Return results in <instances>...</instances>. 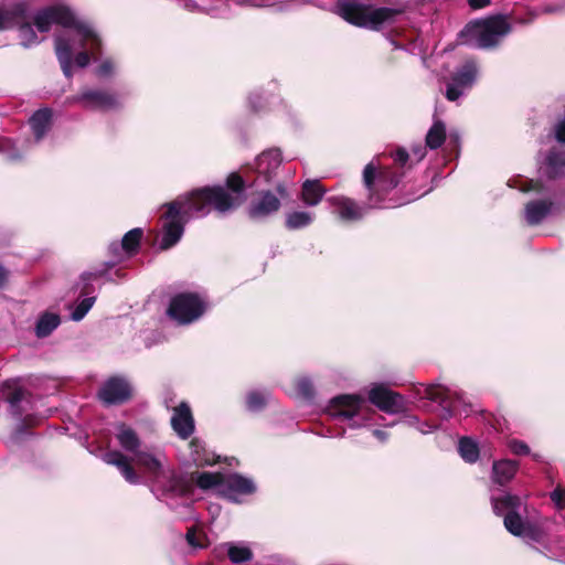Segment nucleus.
<instances>
[{
    "label": "nucleus",
    "instance_id": "obj_1",
    "mask_svg": "<svg viewBox=\"0 0 565 565\" xmlns=\"http://www.w3.org/2000/svg\"><path fill=\"white\" fill-rule=\"evenodd\" d=\"M281 162L282 156L278 148L265 150L255 159V164H245L239 171L231 172L226 177V186L235 194H244L247 189L269 184L276 178Z\"/></svg>",
    "mask_w": 565,
    "mask_h": 565
},
{
    "label": "nucleus",
    "instance_id": "obj_2",
    "mask_svg": "<svg viewBox=\"0 0 565 565\" xmlns=\"http://www.w3.org/2000/svg\"><path fill=\"white\" fill-rule=\"evenodd\" d=\"M33 24L41 33L49 32L52 24L74 29L83 38L82 46L89 42L92 54L100 53L102 40L98 34L88 24L77 20L72 9L65 4H52L39 10L33 18Z\"/></svg>",
    "mask_w": 565,
    "mask_h": 565
},
{
    "label": "nucleus",
    "instance_id": "obj_3",
    "mask_svg": "<svg viewBox=\"0 0 565 565\" xmlns=\"http://www.w3.org/2000/svg\"><path fill=\"white\" fill-rule=\"evenodd\" d=\"M193 215H206L211 210L227 213L242 205L244 194H235L225 185H206L179 195Z\"/></svg>",
    "mask_w": 565,
    "mask_h": 565
},
{
    "label": "nucleus",
    "instance_id": "obj_4",
    "mask_svg": "<svg viewBox=\"0 0 565 565\" xmlns=\"http://www.w3.org/2000/svg\"><path fill=\"white\" fill-rule=\"evenodd\" d=\"M512 31L508 15L494 14L486 19L470 21L458 33L462 44L476 49H494Z\"/></svg>",
    "mask_w": 565,
    "mask_h": 565
},
{
    "label": "nucleus",
    "instance_id": "obj_5",
    "mask_svg": "<svg viewBox=\"0 0 565 565\" xmlns=\"http://www.w3.org/2000/svg\"><path fill=\"white\" fill-rule=\"evenodd\" d=\"M337 13L348 23L377 31L388 21V7L374 8L354 0H343L337 3Z\"/></svg>",
    "mask_w": 565,
    "mask_h": 565
},
{
    "label": "nucleus",
    "instance_id": "obj_6",
    "mask_svg": "<svg viewBox=\"0 0 565 565\" xmlns=\"http://www.w3.org/2000/svg\"><path fill=\"white\" fill-rule=\"evenodd\" d=\"M162 209H166L161 218L162 225V239L160 242V250H168L175 246L184 233V226L188 221L194 215L191 213L181 198L178 196L173 201L164 203Z\"/></svg>",
    "mask_w": 565,
    "mask_h": 565
},
{
    "label": "nucleus",
    "instance_id": "obj_7",
    "mask_svg": "<svg viewBox=\"0 0 565 565\" xmlns=\"http://www.w3.org/2000/svg\"><path fill=\"white\" fill-rule=\"evenodd\" d=\"M289 196L285 182H278L275 191H256L246 209V214L254 222H265L278 214L281 209V200Z\"/></svg>",
    "mask_w": 565,
    "mask_h": 565
},
{
    "label": "nucleus",
    "instance_id": "obj_8",
    "mask_svg": "<svg viewBox=\"0 0 565 565\" xmlns=\"http://www.w3.org/2000/svg\"><path fill=\"white\" fill-rule=\"evenodd\" d=\"M206 310V302L198 292L174 295L167 308V316L178 324L186 326L199 320Z\"/></svg>",
    "mask_w": 565,
    "mask_h": 565
},
{
    "label": "nucleus",
    "instance_id": "obj_9",
    "mask_svg": "<svg viewBox=\"0 0 565 565\" xmlns=\"http://www.w3.org/2000/svg\"><path fill=\"white\" fill-rule=\"evenodd\" d=\"M363 185L366 191L365 204L369 207H383L388 196V175L384 169L370 162L363 170Z\"/></svg>",
    "mask_w": 565,
    "mask_h": 565
},
{
    "label": "nucleus",
    "instance_id": "obj_10",
    "mask_svg": "<svg viewBox=\"0 0 565 565\" xmlns=\"http://www.w3.org/2000/svg\"><path fill=\"white\" fill-rule=\"evenodd\" d=\"M97 397L107 406L122 405L132 399L134 388L125 376L113 375L99 387Z\"/></svg>",
    "mask_w": 565,
    "mask_h": 565
},
{
    "label": "nucleus",
    "instance_id": "obj_11",
    "mask_svg": "<svg viewBox=\"0 0 565 565\" xmlns=\"http://www.w3.org/2000/svg\"><path fill=\"white\" fill-rule=\"evenodd\" d=\"M0 392L3 396V399L9 405V413L14 418H21L24 414V408L22 407V402L29 401L31 397V393L19 385L15 380H6L0 384Z\"/></svg>",
    "mask_w": 565,
    "mask_h": 565
},
{
    "label": "nucleus",
    "instance_id": "obj_12",
    "mask_svg": "<svg viewBox=\"0 0 565 565\" xmlns=\"http://www.w3.org/2000/svg\"><path fill=\"white\" fill-rule=\"evenodd\" d=\"M364 404L365 399L360 395L342 394L333 397L328 408L334 417L352 419L361 412Z\"/></svg>",
    "mask_w": 565,
    "mask_h": 565
},
{
    "label": "nucleus",
    "instance_id": "obj_13",
    "mask_svg": "<svg viewBox=\"0 0 565 565\" xmlns=\"http://www.w3.org/2000/svg\"><path fill=\"white\" fill-rule=\"evenodd\" d=\"M476 75V67L472 64H465L452 74L450 81L447 83L446 98L450 102L457 100L466 89L473 85Z\"/></svg>",
    "mask_w": 565,
    "mask_h": 565
},
{
    "label": "nucleus",
    "instance_id": "obj_14",
    "mask_svg": "<svg viewBox=\"0 0 565 565\" xmlns=\"http://www.w3.org/2000/svg\"><path fill=\"white\" fill-rule=\"evenodd\" d=\"M256 492V486L252 479L239 473H232L224 479V487L218 494L232 502H238L235 494L249 495Z\"/></svg>",
    "mask_w": 565,
    "mask_h": 565
},
{
    "label": "nucleus",
    "instance_id": "obj_15",
    "mask_svg": "<svg viewBox=\"0 0 565 565\" xmlns=\"http://www.w3.org/2000/svg\"><path fill=\"white\" fill-rule=\"evenodd\" d=\"M171 427L181 439H188L194 433V417L186 402H181L173 408Z\"/></svg>",
    "mask_w": 565,
    "mask_h": 565
},
{
    "label": "nucleus",
    "instance_id": "obj_16",
    "mask_svg": "<svg viewBox=\"0 0 565 565\" xmlns=\"http://www.w3.org/2000/svg\"><path fill=\"white\" fill-rule=\"evenodd\" d=\"M541 170L548 180H556L565 177V151L556 148L550 149Z\"/></svg>",
    "mask_w": 565,
    "mask_h": 565
},
{
    "label": "nucleus",
    "instance_id": "obj_17",
    "mask_svg": "<svg viewBox=\"0 0 565 565\" xmlns=\"http://www.w3.org/2000/svg\"><path fill=\"white\" fill-rule=\"evenodd\" d=\"M103 460L107 465H111L118 468L126 481L129 483H138L139 476L131 465V461L127 456L118 450H110L104 454Z\"/></svg>",
    "mask_w": 565,
    "mask_h": 565
},
{
    "label": "nucleus",
    "instance_id": "obj_18",
    "mask_svg": "<svg viewBox=\"0 0 565 565\" xmlns=\"http://www.w3.org/2000/svg\"><path fill=\"white\" fill-rule=\"evenodd\" d=\"M23 19H29V6L25 2L0 8V31L14 29Z\"/></svg>",
    "mask_w": 565,
    "mask_h": 565
},
{
    "label": "nucleus",
    "instance_id": "obj_19",
    "mask_svg": "<svg viewBox=\"0 0 565 565\" xmlns=\"http://www.w3.org/2000/svg\"><path fill=\"white\" fill-rule=\"evenodd\" d=\"M77 100L102 110L116 109L120 105L116 95L106 90H86L77 97Z\"/></svg>",
    "mask_w": 565,
    "mask_h": 565
},
{
    "label": "nucleus",
    "instance_id": "obj_20",
    "mask_svg": "<svg viewBox=\"0 0 565 565\" xmlns=\"http://www.w3.org/2000/svg\"><path fill=\"white\" fill-rule=\"evenodd\" d=\"M53 111L49 107L40 108L29 119L30 127L36 141H40L52 127Z\"/></svg>",
    "mask_w": 565,
    "mask_h": 565
},
{
    "label": "nucleus",
    "instance_id": "obj_21",
    "mask_svg": "<svg viewBox=\"0 0 565 565\" xmlns=\"http://www.w3.org/2000/svg\"><path fill=\"white\" fill-rule=\"evenodd\" d=\"M553 204L551 200H534L527 202L525 205L526 223L531 226L541 224L551 213Z\"/></svg>",
    "mask_w": 565,
    "mask_h": 565
},
{
    "label": "nucleus",
    "instance_id": "obj_22",
    "mask_svg": "<svg viewBox=\"0 0 565 565\" xmlns=\"http://www.w3.org/2000/svg\"><path fill=\"white\" fill-rule=\"evenodd\" d=\"M55 54L60 66L65 77L71 78L73 76L72 64H73V51L71 43L63 36L55 38Z\"/></svg>",
    "mask_w": 565,
    "mask_h": 565
},
{
    "label": "nucleus",
    "instance_id": "obj_23",
    "mask_svg": "<svg viewBox=\"0 0 565 565\" xmlns=\"http://www.w3.org/2000/svg\"><path fill=\"white\" fill-rule=\"evenodd\" d=\"M519 469V462L511 459L494 461L492 465V479L495 483L504 486L510 482Z\"/></svg>",
    "mask_w": 565,
    "mask_h": 565
},
{
    "label": "nucleus",
    "instance_id": "obj_24",
    "mask_svg": "<svg viewBox=\"0 0 565 565\" xmlns=\"http://www.w3.org/2000/svg\"><path fill=\"white\" fill-rule=\"evenodd\" d=\"M333 204L343 221L355 222L363 217V209L350 198H335Z\"/></svg>",
    "mask_w": 565,
    "mask_h": 565
},
{
    "label": "nucleus",
    "instance_id": "obj_25",
    "mask_svg": "<svg viewBox=\"0 0 565 565\" xmlns=\"http://www.w3.org/2000/svg\"><path fill=\"white\" fill-rule=\"evenodd\" d=\"M109 252L114 254V258L102 263L93 270L84 271L79 276L81 280H97L102 277H105L108 274V271L113 269L121 260V256L118 252V245L116 243L109 246Z\"/></svg>",
    "mask_w": 565,
    "mask_h": 565
},
{
    "label": "nucleus",
    "instance_id": "obj_26",
    "mask_svg": "<svg viewBox=\"0 0 565 565\" xmlns=\"http://www.w3.org/2000/svg\"><path fill=\"white\" fill-rule=\"evenodd\" d=\"M425 397L438 403L446 413V416L452 415L454 402L449 396V391L440 385H430L425 390Z\"/></svg>",
    "mask_w": 565,
    "mask_h": 565
},
{
    "label": "nucleus",
    "instance_id": "obj_27",
    "mask_svg": "<svg viewBox=\"0 0 565 565\" xmlns=\"http://www.w3.org/2000/svg\"><path fill=\"white\" fill-rule=\"evenodd\" d=\"M326 193L324 186L319 180H306L301 189V200L307 205H317Z\"/></svg>",
    "mask_w": 565,
    "mask_h": 565
},
{
    "label": "nucleus",
    "instance_id": "obj_28",
    "mask_svg": "<svg viewBox=\"0 0 565 565\" xmlns=\"http://www.w3.org/2000/svg\"><path fill=\"white\" fill-rule=\"evenodd\" d=\"M61 324V317L57 313L43 312L35 324V335L39 339L49 337Z\"/></svg>",
    "mask_w": 565,
    "mask_h": 565
},
{
    "label": "nucleus",
    "instance_id": "obj_29",
    "mask_svg": "<svg viewBox=\"0 0 565 565\" xmlns=\"http://www.w3.org/2000/svg\"><path fill=\"white\" fill-rule=\"evenodd\" d=\"M491 502L493 512L498 516H504L508 511H515L521 507V498L515 494L492 498Z\"/></svg>",
    "mask_w": 565,
    "mask_h": 565
},
{
    "label": "nucleus",
    "instance_id": "obj_30",
    "mask_svg": "<svg viewBox=\"0 0 565 565\" xmlns=\"http://www.w3.org/2000/svg\"><path fill=\"white\" fill-rule=\"evenodd\" d=\"M446 125L439 119L435 120L426 135V147L431 150H436L443 146V143L446 141Z\"/></svg>",
    "mask_w": 565,
    "mask_h": 565
},
{
    "label": "nucleus",
    "instance_id": "obj_31",
    "mask_svg": "<svg viewBox=\"0 0 565 565\" xmlns=\"http://www.w3.org/2000/svg\"><path fill=\"white\" fill-rule=\"evenodd\" d=\"M143 237V230L135 227L128 231L121 239V249L129 256H135L140 248L141 239Z\"/></svg>",
    "mask_w": 565,
    "mask_h": 565
},
{
    "label": "nucleus",
    "instance_id": "obj_32",
    "mask_svg": "<svg viewBox=\"0 0 565 565\" xmlns=\"http://www.w3.org/2000/svg\"><path fill=\"white\" fill-rule=\"evenodd\" d=\"M225 476L221 472H200L195 479L196 486L202 490L217 488V491L224 487Z\"/></svg>",
    "mask_w": 565,
    "mask_h": 565
},
{
    "label": "nucleus",
    "instance_id": "obj_33",
    "mask_svg": "<svg viewBox=\"0 0 565 565\" xmlns=\"http://www.w3.org/2000/svg\"><path fill=\"white\" fill-rule=\"evenodd\" d=\"M225 547L228 559L234 564L247 563L254 557V553L248 546L226 543Z\"/></svg>",
    "mask_w": 565,
    "mask_h": 565
},
{
    "label": "nucleus",
    "instance_id": "obj_34",
    "mask_svg": "<svg viewBox=\"0 0 565 565\" xmlns=\"http://www.w3.org/2000/svg\"><path fill=\"white\" fill-rule=\"evenodd\" d=\"M527 523L522 519L518 510L508 511L503 518L504 527L514 536H522Z\"/></svg>",
    "mask_w": 565,
    "mask_h": 565
},
{
    "label": "nucleus",
    "instance_id": "obj_35",
    "mask_svg": "<svg viewBox=\"0 0 565 565\" xmlns=\"http://www.w3.org/2000/svg\"><path fill=\"white\" fill-rule=\"evenodd\" d=\"M459 454L461 458L469 463H475L479 459V447L478 444L475 443L469 437H462L459 440Z\"/></svg>",
    "mask_w": 565,
    "mask_h": 565
},
{
    "label": "nucleus",
    "instance_id": "obj_36",
    "mask_svg": "<svg viewBox=\"0 0 565 565\" xmlns=\"http://www.w3.org/2000/svg\"><path fill=\"white\" fill-rule=\"evenodd\" d=\"M117 438L120 446L127 451H136L140 446V440L136 431L130 427L124 426L117 435Z\"/></svg>",
    "mask_w": 565,
    "mask_h": 565
},
{
    "label": "nucleus",
    "instance_id": "obj_37",
    "mask_svg": "<svg viewBox=\"0 0 565 565\" xmlns=\"http://www.w3.org/2000/svg\"><path fill=\"white\" fill-rule=\"evenodd\" d=\"M312 215L309 212H292L286 217L285 225L288 230H299L310 225Z\"/></svg>",
    "mask_w": 565,
    "mask_h": 565
},
{
    "label": "nucleus",
    "instance_id": "obj_38",
    "mask_svg": "<svg viewBox=\"0 0 565 565\" xmlns=\"http://www.w3.org/2000/svg\"><path fill=\"white\" fill-rule=\"evenodd\" d=\"M15 28L19 30L21 44L24 47H29L39 42L38 34L28 19H23Z\"/></svg>",
    "mask_w": 565,
    "mask_h": 565
},
{
    "label": "nucleus",
    "instance_id": "obj_39",
    "mask_svg": "<svg viewBox=\"0 0 565 565\" xmlns=\"http://www.w3.org/2000/svg\"><path fill=\"white\" fill-rule=\"evenodd\" d=\"M369 399L384 413H388V387L376 386L370 391Z\"/></svg>",
    "mask_w": 565,
    "mask_h": 565
},
{
    "label": "nucleus",
    "instance_id": "obj_40",
    "mask_svg": "<svg viewBox=\"0 0 565 565\" xmlns=\"http://www.w3.org/2000/svg\"><path fill=\"white\" fill-rule=\"evenodd\" d=\"M169 484L170 490L179 495H189L193 491L192 481L181 475H173Z\"/></svg>",
    "mask_w": 565,
    "mask_h": 565
},
{
    "label": "nucleus",
    "instance_id": "obj_41",
    "mask_svg": "<svg viewBox=\"0 0 565 565\" xmlns=\"http://www.w3.org/2000/svg\"><path fill=\"white\" fill-rule=\"evenodd\" d=\"M411 408V403L399 393L391 390V414H406Z\"/></svg>",
    "mask_w": 565,
    "mask_h": 565
},
{
    "label": "nucleus",
    "instance_id": "obj_42",
    "mask_svg": "<svg viewBox=\"0 0 565 565\" xmlns=\"http://www.w3.org/2000/svg\"><path fill=\"white\" fill-rule=\"evenodd\" d=\"M95 301L96 297L94 296L82 299L71 313L72 320L81 321L94 306Z\"/></svg>",
    "mask_w": 565,
    "mask_h": 565
},
{
    "label": "nucleus",
    "instance_id": "obj_43",
    "mask_svg": "<svg viewBox=\"0 0 565 565\" xmlns=\"http://www.w3.org/2000/svg\"><path fill=\"white\" fill-rule=\"evenodd\" d=\"M137 463L145 467L150 473L157 475L161 469L160 461L150 454H141L138 456Z\"/></svg>",
    "mask_w": 565,
    "mask_h": 565
},
{
    "label": "nucleus",
    "instance_id": "obj_44",
    "mask_svg": "<svg viewBox=\"0 0 565 565\" xmlns=\"http://www.w3.org/2000/svg\"><path fill=\"white\" fill-rule=\"evenodd\" d=\"M21 423L15 429V437L19 438L22 434H25L29 429L36 427L40 424V418L34 414H28L22 416Z\"/></svg>",
    "mask_w": 565,
    "mask_h": 565
},
{
    "label": "nucleus",
    "instance_id": "obj_45",
    "mask_svg": "<svg viewBox=\"0 0 565 565\" xmlns=\"http://www.w3.org/2000/svg\"><path fill=\"white\" fill-rule=\"evenodd\" d=\"M246 405L249 411H260L266 406V398L260 392L253 391L246 396Z\"/></svg>",
    "mask_w": 565,
    "mask_h": 565
},
{
    "label": "nucleus",
    "instance_id": "obj_46",
    "mask_svg": "<svg viewBox=\"0 0 565 565\" xmlns=\"http://www.w3.org/2000/svg\"><path fill=\"white\" fill-rule=\"evenodd\" d=\"M204 533H199L195 527L188 529L185 539L189 545L193 547H204V540H205Z\"/></svg>",
    "mask_w": 565,
    "mask_h": 565
},
{
    "label": "nucleus",
    "instance_id": "obj_47",
    "mask_svg": "<svg viewBox=\"0 0 565 565\" xmlns=\"http://www.w3.org/2000/svg\"><path fill=\"white\" fill-rule=\"evenodd\" d=\"M8 152V160L13 162L21 159V154L13 150L12 141L8 138L0 139V153Z\"/></svg>",
    "mask_w": 565,
    "mask_h": 565
},
{
    "label": "nucleus",
    "instance_id": "obj_48",
    "mask_svg": "<svg viewBox=\"0 0 565 565\" xmlns=\"http://www.w3.org/2000/svg\"><path fill=\"white\" fill-rule=\"evenodd\" d=\"M508 447L512 454L516 456H526L530 455L531 450L526 443L519 439H511L508 443Z\"/></svg>",
    "mask_w": 565,
    "mask_h": 565
},
{
    "label": "nucleus",
    "instance_id": "obj_49",
    "mask_svg": "<svg viewBox=\"0 0 565 565\" xmlns=\"http://www.w3.org/2000/svg\"><path fill=\"white\" fill-rule=\"evenodd\" d=\"M391 6L393 3L391 2ZM404 12L403 8H393L391 7L390 13H391V44H394L395 46L399 47L402 46V43H399L397 40H395V36L398 35L396 28H393L392 24L395 22V18Z\"/></svg>",
    "mask_w": 565,
    "mask_h": 565
},
{
    "label": "nucleus",
    "instance_id": "obj_50",
    "mask_svg": "<svg viewBox=\"0 0 565 565\" xmlns=\"http://www.w3.org/2000/svg\"><path fill=\"white\" fill-rule=\"evenodd\" d=\"M391 158L394 159V164L398 168H405L409 161V154L404 148H397L395 154L391 153Z\"/></svg>",
    "mask_w": 565,
    "mask_h": 565
},
{
    "label": "nucleus",
    "instance_id": "obj_51",
    "mask_svg": "<svg viewBox=\"0 0 565 565\" xmlns=\"http://www.w3.org/2000/svg\"><path fill=\"white\" fill-rule=\"evenodd\" d=\"M542 534L543 533L539 526L529 522L524 529V534L522 536L527 537L534 542H540L542 540Z\"/></svg>",
    "mask_w": 565,
    "mask_h": 565
},
{
    "label": "nucleus",
    "instance_id": "obj_52",
    "mask_svg": "<svg viewBox=\"0 0 565 565\" xmlns=\"http://www.w3.org/2000/svg\"><path fill=\"white\" fill-rule=\"evenodd\" d=\"M544 189L545 188H544L543 182L541 180H534V179H530V180L525 181L522 186L523 192L534 191V192L541 193L544 191Z\"/></svg>",
    "mask_w": 565,
    "mask_h": 565
},
{
    "label": "nucleus",
    "instance_id": "obj_53",
    "mask_svg": "<svg viewBox=\"0 0 565 565\" xmlns=\"http://www.w3.org/2000/svg\"><path fill=\"white\" fill-rule=\"evenodd\" d=\"M551 500L559 508H565V489L559 487L551 492Z\"/></svg>",
    "mask_w": 565,
    "mask_h": 565
},
{
    "label": "nucleus",
    "instance_id": "obj_54",
    "mask_svg": "<svg viewBox=\"0 0 565 565\" xmlns=\"http://www.w3.org/2000/svg\"><path fill=\"white\" fill-rule=\"evenodd\" d=\"M297 388L298 391L307 396V397H311L313 395V387H312V384L309 380L307 379H302L298 382L297 384Z\"/></svg>",
    "mask_w": 565,
    "mask_h": 565
},
{
    "label": "nucleus",
    "instance_id": "obj_55",
    "mask_svg": "<svg viewBox=\"0 0 565 565\" xmlns=\"http://www.w3.org/2000/svg\"><path fill=\"white\" fill-rule=\"evenodd\" d=\"M90 55L87 51H82L75 56V64L78 67H86L89 64Z\"/></svg>",
    "mask_w": 565,
    "mask_h": 565
},
{
    "label": "nucleus",
    "instance_id": "obj_56",
    "mask_svg": "<svg viewBox=\"0 0 565 565\" xmlns=\"http://www.w3.org/2000/svg\"><path fill=\"white\" fill-rule=\"evenodd\" d=\"M83 286L81 288V296L89 297L95 291V287L92 284L93 280H81Z\"/></svg>",
    "mask_w": 565,
    "mask_h": 565
},
{
    "label": "nucleus",
    "instance_id": "obj_57",
    "mask_svg": "<svg viewBox=\"0 0 565 565\" xmlns=\"http://www.w3.org/2000/svg\"><path fill=\"white\" fill-rule=\"evenodd\" d=\"M10 279V270L0 264V289H3Z\"/></svg>",
    "mask_w": 565,
    "mask_h": 565
},
{
    "label": "nucleus",
    "instance_id": "obj_58",
    "mask_svg": "<svg viewBox=\"0 0 565 565\" xmlns=\"http://www.w3.org/2000/svg\"><path fill=\"white\" fill-rule=\"evenodd\" d=\"M467 2L472 10L483 9L491 3L490 0H467Z\"/></svg>",
    "mask_w": 565,
    "mask_h": 565
},
{
    "label": "nucleus",
    "instance_id": "obj_59",
    "mask_svg": "<svg viewBox=\"0 0 565 565\" xmlns=\"http://www.w3.org/2000/svg\"><path fill=\"white\" fill-rule=\"evenodd\" d=\"M113 70V65L110 62H103L98 67V74L99 75H108Z\"/></svg>",
    "mask_w": 565,
    "mask_h": 565
},
{
    "label": "nucleus",
    "instance_id": "obj_60",
    "mask_svg": "<svg viewBox=\"0 0 565 565\" xmlns=\"http://www.w3.org/2000/svg\"><path fill=\"white\" fill-rule=\"evenodd\" d=\"M459 140H460V137L457 132H450L449 136H448V145L451 146L452 148H458L459 147Z\"/></svg>",
    "mask_w": 565,
    "mask_h": 565
},
{
    "label": "nucleus",
    "instance_id": "obj_61",
    "mask_svg": "<svg viewBox=\"0 0 565 565\" xmlns=\"http://www.w3.org/2000/svg\"><path fill=\"white\" fill-rule=\"evenodd\" d=\"M414 153L417 156V161H420L425 157L426 151L424 148L419 147L418 149L414 150Z\"/></svg>",
    "mask_w": 565,
    "mask_h": 565
},
{
    "label": "nucleus",
    "instance_id": "obj_62",
    "mask_svg": "<svg viewBox=\"0 0 565 565\" xmlns=\"http://www.w3.org/2000/svg\"><path fill=\"white\" fill-rule=\"evenodd\" d=\"M372 434H373L375 437H377L380 440L384 441V439H385V435H386V434H385V431L380 430V429H374V430H372Z\"/></svg>",
    "mask_w": 565,
    "mask_h": 565
},
{
    "label": "nucleus",
    "instance_id": "obj_63",
    "mask_svg": "<svg viewBox=\"0 0 565 565\" xmlns=\"http://www.w3.org/2000/svg\"><path fill=\"white\" fill-rule=\"evenodd\" d=\"M403 383V380L395 374H391V386L392 385H401Z\"/></svg>",
    "mask_w": 565,
    "mask_h": 565
},
{
    "label": "nucleus",
    "instance_id": "obj_64",
    "mask_svg": "<svg viewBox=\"0 0 565 565\" xmlns=\"http://www.w3.org/2000/svg\"><path fill=\"white\" fill-rule=\"evenodd\" d=\"M390 183H391V188H394L398 184V181L394 179V177L391 174V180H390Z\"/></svg>",
    "mask_w": 565,
    "mask_h": 565
}]
</instances>
